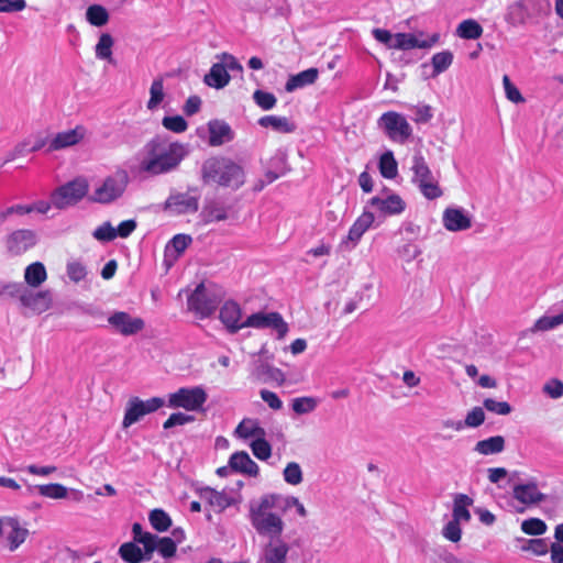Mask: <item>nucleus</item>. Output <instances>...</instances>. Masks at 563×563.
<instances>
[{"mask_svg": "<svg viewBox=\"0 0 563 563\" xmlns=\"http://www.w3.org/2000/svg\"><path fill=\"white\" fill-rule=\"evenodd\" d=\"M176 550L177 545L174 540L168 537H159L155 551H157L164 559L173 558Z\"/></svg>", "mask_w": 563, "mask_h": 563, "instance_id": "nucleus-59", "label": "nucleus"}, {"mask_svg": "<svg viewBox=\"0 0 563 563\" xmlns=\"http://www.w3.org/2000/svg\"><path fill=\"white\" fill-rule=\"evenodd\" d=\"M233 437L242 441H255L266 437V431L256 418H243L233 431Z\"/></svg>", "mask_w": 563, "mask_h": 563, "instance_id": "nucleus-25", "label": "nucleus"}, {"mask_svg": "<svg viewBox=\"0 0 563 563\" xmlns=\"http://www.w3.org/2000/svg\"><path fill=\"white\" fill-rule=\"evenodd\" d=\"M165 98L164 84L162 79H155L150 88V99L147 101V109L151 111L156 110Z\"/></svg>", "mask_w": 563, "mask_h": 563, "instance_id": "nucleus-45", "label": "nucleus"}, {"mask_svg": "<svg viewBox=\"0 0 563 563\" xmlns=\"http://www.w3.org/2000/svg\"><path fill=\"white\" fill-rule=\"evenodd\" d=\"M443 537L452 542H459L461 540L462 530L460 522L451 520L443 528Z\"/></svg>", "mask_w": 563, "mask_h": 563, "instance_id": "nucleus-62", "label": "nucleus"}, {"mask_svg": "<svg viewBox=\"0 0 563 563\" xmlns=\"http://www.w3.org/2000/svg\"><path fill=\"white\" fill-rule=\"evenodd\" d=\"M47 278L46 268L43 263L34 262L26 266L24 271V280L30 287L41 286Z\"/></svg>", "mask_w": 563, "mask_h": 563, "instance_id": "nucleus-32", "label": "nucleus"}, {"mask_svg": "<svg viewBox=\"0 0 563 563\" xmlns=\"http://www.w3.org/2000/svg\"><path fill=\"white\" fill-rule=\"evenodd\" d=\"M3 533L11 551L18 549L26 539L29 531L16 519L4 517Z\"/></svg>", "mask_w": 563, "mask_h": 563, "instance_id": "nucleus-26", "label": "nucleus"}, {"mask_svg": "<svg viewBox=\"0 0 563 563\" xmlns=\"http://www.w3.org/2000/svg\"><path fill=\"white\" fill-rule=\"evenodd\" d=\"M128 185V173L124 169H118L96 183L88 198L91 202L110 205L123 197Z\"/></svg>", "mask_w": 563, "mask_h": 563, "instance_id": "nucleus-5", "label": "nucleus"}, {"mask_svg": "<svg viewBox=\"0 0 563 563\" xmlns=\"http://www.w3.org/2000/svg\"><path fill=\"white\" fill-rule=\"evenodd\" d=\"M505 449V439L501 435L490 437L478 441L474 451L482 455H492L503 452Z\"/></svg>", "mask_w": 563, "mask_h": 563, "instance_id": "nucleus-34", "label": "nucleus"}, {"mask_svg": "<svg viewBox=\"0 0 563 563\" xmlns=\"http://www.w3.org/2000/svg\"><path fill=\"white\" fill-rule=\"evenodd\" d=\"M378 126L394 142L405 143L412 134V128L405 115L388 111L378 119Z\"/></svg>", "mask_w": 563, "mask_h": 563, "instance_id": "nucleus-14", "label": "nucleus"}, {"mask_svg": "<svg viewBox=\"0 0 563 563\" xmlns=\"http://www.w3.org/2000/svg\"><path fill=\"white\" fill-rule=\"evenodd\" d=\"M245 328L274 329L278 339H283L288 332V325L278 312H256L244 320Z\"/></svg>", "mask_w": 563, "mask_h": 563, "instance_id": "nucleus-15", "label": "nucleus"}, {"mask_svg": "<svg viewBox=\"0 0 563 563\" xmlns=\"http://www.w3.org/2000/svg\"><path fill=\"white\" fill-rule=\"evenodd\" d=\"M219 318L230 333H236L245 328L244 321L242 320V309L240 305L233 300H228L222 305Z\"/></svg>", "mask_w": 563, "mask_h": 563, "instance_id": "nucleus-21", "label": "nucleus"}, {"mask_svg": "<svg viewBox=\"0 0 563 563\" xmlns=\"http://www.w3.org/2000/svg\"><path fill=\"white\" fill-rule=\"evenodd\" d=\"M563 324V318L561 313L554 316H542L536 320L531 328L532 332H545L553 330Z\"/></svg>", "mask_w": 563, "mask_h": 563, "instance_id": "nucleus-41", "label": "nucleus"}, {"mask_svg": "<svg viewBox=\"0 0 563 563\" xmlns=\"http://www.w3.org/2000/svg\"><path fill=\"white\" fill-rule=\"evenodd\" d=\"M547 523L539 518L526 519L521 522V530L529 536H541L547 532Z\"/></svg>", "mask_w": 563, "mask_h": 563, "instance_id": "nucleus-51", "label": "nucleus"}, {"mask_svg": "<svg viewBox=\"0 0 563 563\" xmlns=\"http://www.w3.org/2000/svg\"><path fill=\"white\" fill-rule=\"evenodd\" d=\"M230 467L239 473L256 477L260 474L258 465L244 451L235 452L229 460Z\"/></svg>", "mask_w": 563, "mask_h": 563, "instance_id": "nucleus-28", "label": "nucleus"}, {"mask_svg": "<svg viewBox=\"0 0 563 563\" xmlns=\"http://www.w3.org/2000/svg\"><path fill=\"white\" fill-rule=\"evenodd\" d=\"M442 224L449 232H462L472 228L471 213L462 207H448L442 213Z\"/></svg>", "mask_w": 563, "mask_h": 563, "instance_id": "nucleus-19", "label": "nucleus"}, {"mask_svg": "<svg viewBox=\"0 0 563 563\" xmlns=\"http://www.w3.org/2000/svg\"><path fill=\"white\" fill-rule=\"evenodd\" d=\"M88 131L85 125L78 124L73 129L58 132L48 142V151H59L75 146L87 137Z\"/></svg>", "mask_w": 563, "mask_h": 563, "instance_id": "nucleus-20", "label": "nucleus"}, {"mask_svg": "<svg viewBox=\"0 0 563 563\" xmlns=\"http://www.w3.org/2000/svg\"><path fill=\"white\" fill-rule=\"evenodd\" d=\"M92 236L99 242L113 241L115 236V228L110 222H103L92 233Z\"/></svg>", "mask_w": 563, "mask_h": 563, "instance_id": "nucleus-58", "label": "nucleus"}, {"mask_svg": "<svg viewBox=\"0 0 563 563\" xmlns=\"http://www.w3.org/2000/svg\"><path fill=\"white\" fill-rule=\"evenodd\" d=\"M368 203L385 216H397L406 209V202L397 194H389L386 197L375 196Z\"/></svg>", "mask_w": 563, "mask_h": 563, "instance_id": "nucleus-24", "label": "nucleus"}, {"mask_svg": "<svg viewBox=\"0 0 563 563\" xmlns=\"http://www.w3.org/2000/svg\"><path fill=\"white\" fill-rule=\"evenodd\" d=\"M200 496L217 511H222L233 504V498L225 492H218L210 487L201 489Z\"/></svg>", "mask_w": 563, "mask_h": 563, "instance_id": "nucleus-29", "label": "nucleus"}, {"mask_svg": "<svg viewBox=\"0 0 563 563\" xmlns=\"http://www.w3.org/2000/svg\"><path fill=\"white\" fill-rule=\"evenodd\" d=\"M4 292L16 297L25 314L43 313L48 310L52 305L49 290L33 291L22 284H9L4 286Z\"/></svg>", "mask_w": 563, "mask_h": 563, "instance_id": "nucleus-6", "label": "nucleus"}, {"mask_svg": "<svg viewBox=\"0 0 563 563\" xmlns=\"http://www.w3.org/2000/svg\"><path fill=\"white\" fill-rule=\"evenodd\" d=\"M66 273L71 282L79 283L86 278L87 268L80 261L73 260L67 263Z\"/></svg>", "mask_w": 563, "mask_h": 563, "instance_id": "nucleus-52", "label": "nucleus"}, {"mask_svg": "<svg viewBox=\"0 0 563 563\" xmlns=\"http://www.w3.org/2000/svg\"><path fill=\"white\" fill-rule=\"evenodd\" d=\"M187 155V145L155 139L137 153V170L151 176L166 174L175 169Z\"/></svg>", "mask_w": 563, "mask_h": 563, "instance_id": "nucleus-1", "label": "nucleus"}, {"mask_svg": "<svg viewBox=\"0 0 563 563\" xmlns=\"http://www.w3.org/2000/svg\"><path fill=\"white\" fill-rule=\"evenodd\" d=\"M37 490L41 496L51 499H64L68 497V488L58 483L38 485Z\"/></svg>", "mask_w": 563, "mask_h": 563, "instance_id": "nucleus-42", "label": "nucleus"}, {"mask_svg": "<svg viewBox=\"0 0 563 563\" xmlns=\"http://www.w3.org/2000/svg\"><path fill=\"white\" fill-rule=\"evenodd\" d=\"M472 499L466 495H459L454 500L453 506V520L457 522H467L471 519L468 506Z\"/></svg>", "mask_w": 563, "mask_h": 563, "instance_id": "nucleus-39", "label": "nucleus"}, {"mask_svg": "<svg viewBox=\"0 0 563 563\" xmlns=\"http://www.w3.org/2000/svg\"><path fill=\"white\" fill-rule=\"evenodd\" d=\"M208 399V394L202 386L181 387L167 397V406L173 409L186 411H201Z\"/></svg>", "mask_w": 563, "mask_h": 563, "instance_id": "nucleus-9", "label": "nucleus"}, {"mask_svg": "<svg viewBox=\"0 0 563 563\" xmlns=\"http://www.w3.org/2000/svg\"><path fill=\"white\" fill-rule=\"evenodd\" d=\"M411 109L415 114L413 120L417 123H427L433 117L432 109L428 104L413 106Z\"/></svg>", "mask_w": 563, "mask_h": 563, "instance_id": "nucleus-64", "label": "nucleus"}, {"mask_svg": "<svg viewBox=\"0 0 563 563\" xmlns=\"http://www.w3.org/2000/svg\"><path fill=\"white\" fill-rule=\"evenodd\" d=\"M290 545L284 539H269L262 544L255 563H287Z\"/></svg>", "mask_w": 563, "mask_h": 563, "instance_id": "nucleus-18", "label": "nucleus"}, {"mask_svg": "<svg viewBox=\"0 0 563 563\" xmlns=\"http://www.w3.org/2000/svg\"><path fill=\"white\" fill-rule=\"evenodd\" d=\"M250 448L252 453L261 461H267L272 455V445L266 440V437H262L256 439L255 441H251Z\"/></svg>", "mask_w": 563, "mask_h": 563, "instance_id": "nucleus-48", "label": "nucleus"}, {"mask_svg": "<svg viewBox=\"0 0 563 563\" xmlns=\"http://www.w3.org/2000/svg\"><path fill=\"white\" fill-rule=\"evenodd\" d=\"M278 504L279 508L285 512L291 508L296 509V512L299 517L305 518L308 515V511L305 507V505L297 498L296 496L291 495H278Z\"/></svg>", "mask_w": 563, "mask_h": 563, "instance_id": "nucleus-44", "label": "nucleus"}, {"mask_svg": "<svg viewBox=\"0 0 563 563\" xmlns=\"http://www.w3.org/2000/svg\"><path fill=\"white\" fill-rule=\"evenodd\" d=\"M483 404L485 409L496 415L507 416L511 412V406L507 401H498L492 398H487Z\"/></svg>", "mask_w": 563, "mask_h": 563, "instance_id": "nucleus-60", "label": "nucleus"}, {"mask_svg": "<svg viewBox=\"0 0 563 563\" xmlns=\"http://www.w3.org/2000/svg\"><path fill=\"white\" fill-rule=\"evenodd\" d=\"M37 242L36 233L32 230L21 229L12 232L7 239V247L13 254H22L33 247Z\"/></svg>", "mask_w": 563, "mask_h": 563, "instance_id": "nucleus-22", "label": "nucleus"}, {"mask_svg": "<svg viewBox=\"0 0 563 563\" xmlns=\"http://www.w3.org/2000/svg\"><path fill=\"white\" fill-rule=\"evenodd\" d=\"M88 180L85 177H77L52 192V203L57 209H64L76 205L88 195Z\"/></svg>", "mask_w": 563, "mask_h": 563, "instance_id": "nucleus-10", "label": "nucleus"}, {"mask_svg": "<svg viewBox=\"0 0 563 563\" xmlns=\"http://www.w3.org/2000/svg\"><path fill=\"white\" fill-rule=\"evenodd\" d=\"M200 191L188 188L186 191H172L164 203V210L173 216L196 213L199 209Z\"/></svg>", "mask_w": 563, "mask_h": 563, "instance_id": "nucleus-11", "label": "nucleus"}, {"mask_svg": "<svg viewBox=\"0 0 563 563\" xmlns=\"http://www.w3.org/2000/svg\"><path fill=\"white\" fill-rule=\"evenodd\" d=\"M545 0H518L507 9L505 20L514 25H521L549 9Z\"/></svg>", "mask_w": 563, "mask_h": 563, "instance_id": "nucleus-12", "label": "nucleus"}, {"mask_svg": "<svg viewBox=\"0 0 563 563\" xmlns=\"http://www.w3.org/2000/svg\"><path fill=\"white\" fill-rule=\"evenodd\" d=\"M209 144L211 146H220L233 140V131L231 126L222 120H211L208 123Z\"/></svg>", "mask_w": 563, "mask_h": 563, "instance_id": "nucleus-27", "label": "nucleus"}, {"mask_svg": "<svg viewBox=\"0 0 563 563\" xmlns=\"http://www.w3.org/2000/svg\"><path fill=\"white\" fill-rule=\"evenodd\" d=\"M162 125L174 133H183L188 128L187 121L180 115L164 117Z\"/></svg>", "mask_w": 563, "mask_h": 563, "instance_id": "nucleus-54", "label": "nucleus"}, {"mask_svg": "<svg viewBox=\"0 0 563 563\" xmlns=\"http://www.w3.org/2000/svg\"><path fill=\"white\" fill-rule=\"evenodd\" d=\"M109 325L124 336L140 333L145 328V321L140 317H133L125 311H115L108 317Z\"/></svg>", "mask_w": 563, "mask_h": 563, "instance_id": "nucleus-16", "label": "nucleus"}, {"mask_svg": "<svg viewBox=\"0 0 563 563\" xmlns=\"http://www.w3.org/2000/svg\"><path fill=\"white\" fill-rule=\"evenodd\" d=\"M512 495L518 503L523 505V507L517 509L518 512H522L526 506L539 504L545 498L536 483L516 485Z\"/></svg>", "mask_w": 563, "mask_h": 563, "instance_id": "nucleus-23", "label": "nucleus"}, {"mask_svg": "<svg viewBox=\"0 0 563 563\" xmlns=\"http://www.w3.org/2000/svg\"><path fill=\"white\" fill-rule=\"evenodd\" d=\"M192 239L187 234H177L175 235L166 246V253H175V256L178 257L191 243Z\"/></svg>", "mask_w": 563, "mask_h": 563, "instance_id": "nucleus-50", "label": "nucleus"}, {"mask_svg": "<svg viewBox=\"0 0 563 563\" xmlns=\"http://www.w3.org/2000/svg\"><path fill=\"white\" fill-rule=\"evenodd\" d=\"M255 103L263 110L267 111L276 106L277 99L272 92L256 90L253 93Z\"/></svg>", "mask_w": 563, "mask_h": 563, "instance_id": "nucleus-55", "label": "nucleus"}, {"mask_svg": "<svg viewBox=\"0 0 563 563\" xmlns=\"http://www.w3.org/2000/svg\"><path fill=\"white\" fill-rule=\"evenodd\" d=\"M86 20L89 24L101 27L109 22V13L101 4H91L86 10Z\"/></svg>", "mask_w": 563, "mask_h": 563, "instance_id": "nucleus-38", "label": "nucleus"}, {"mask_svg": "<svg viewBox=\"0 0 563 563\" xmlns=\"http://www.w3.org/2000/svg\"><path fill=\"white\" fill-rule=\"evenodd\" d=\"M230 78V75L225 71V66L219 62L214 63L210 71L205 76V82L209 87L221 89L229 84Z\"/></svg>", "mask_w": 563, "mask_h": 563, "instance_id": "nucleus-31", "label": "nucleus"}, {"mask_svg": "<svg viewBox=\"0 0 563 563\" xmlns=\"http://www.w3.org/2000/svg\"><path fill=\"white\" fill-rule=\"evenodd\" d=\"M148 520L153 529L158 532H164L172 526V519L169 515L163 509H154L148 515Z\"/></svg>", "mask_w": 563, "mask_h": 563, "instance_id": "nucleus-43", "label": "nucleus"}, {"mask_svg": "<svg viewBox=\"0 0 563 563\" xmlns=\"http://www.w3.org/2000/svg\"><path fill=\"white\" fill-rule=\"evenodd\" d=\"M378 169L380 175L386 179H394L398 175V163L391 151H386L380 155Z\"/></svg>", "mask_w": 563, "mask_h": 563, "instance_id": "nucleus-37", "label": "nucleus"}, {"mask_svg": "<svg viewBox=\"0 0 563 563\" xmlns=\"http://www.w3.org/2000/svg\"><path fill=\"white\" fill-rule=\"evenodd\" d=\"M279 508L278 494L263 495L258 500L250 503L249 520L261 537L282 539L285 531V521L282 515L274 511Z\"/></svg>", "mask_w": 563, "mask_h": 563, "instance_id": "nucleus-2", "label": "nucleus"}, {"mask_svg": "<svg viewBox=\"0 0 563 563\" xmlns=\"http://www.w3.org/2000/svg\"><path fill=\"white\" fill-rule=\"evenodd\" d=\"M201 217L205 223H211L216 221H223L227 219L228 216L224 207L216 202H212L203 208Z\"/></svg>", "mask_w": 563, "mask_h": 563, "instance_id": "nucleus-46", "label": "nucleus"}, {"mask_svg": "<svg viewBox=\"0 0 563 563\" xmlns=\"http://www.w3.org/2000/svg\"><path fill=\"white\" fill-rule=\"evenodd\" d=\"M372 34L377 42L386 45L387 48L398 51L429 49L440 41L439 33L428 35L423 31L393 34L385 29H374Z\"/></svg>", "mask_w": 563, "mask_h": 563, "instance_id": "nucleus-4", "label": "nucleus"}, {"mask_svg": "<svg viewBox=\"0 0 563 563\" xmlns=\"http://www.w3.org/2000/svg\"><path fill=\"white\" fill-rule=\"evenodd\" d=\"M258 124L262 128H269L276 132L280 133H291L295 131V124L291 123L285 117L278 115H265L258 120Z\"/></svg>", "mask_w": 563, "mask_h": 563, "instance_id": "nucleus-33", "label": "nucleus"}, {"mask_svg": "<svg viewBox=\"0 0 563 563\" xmlns=\"http://www.w3.org/2000/svg\"><path fill=\"white\" fill-rule=\"evenodd\" d=\"M485 421V412L481 407H474L470 410L462 423H465V428H477Z\"/></svg>", "mask_w": 563, "mask_h": 563, "instance_id": "nucleus-56", "label": "nucleus"}, {"mask_svg": "<svg viewBox=\"0 0 563 563\" xmlns=\"http://www.w3.org/2000/svg\"><path fill=\"white\" fill-rule=\"evenodd\" d=\"M113 43V38L110 34H101L95 48L96 57L101 60L111 62Z\"/></svg>", "mask_w": 563, "mask_h": 563, "instance_id": "nucleus-40", "label": "nucleus"}, {"mask_svg": "<svg viewBox=\"0 0 563 563\" xmlns=\"http://www.w3.org/2000/svg\"><path fill=\"white\" fill-rule=\"evenodd\" d=\"M503 86L505 89L506 98L514 103H522L525 102V98L522 97L519 89L511 82L510 78L505 75L503 77Z\"/></svg>", "mask_w": 563, "mask_h": 563, "instance_id": "nucleus-57", "label": "nucleus"}, {"mask_svg": "<svg viewBox=\"0 0 563 563\" xmlns=\"http://www.w3.org/2000/svg\"><path fill=\"white\" fill-rule=\"evenodd\" d=\"M412 183L419 188L422 196L428 200H434L443 195L438 178L431 172L421 153H416L411 164Z\"/></svg>", "mask_w": 563, "mask_h": 563, "instance_id": "nucleus-7", "label": "nucleus"}, {"mask_svg": "<svg viewBox=\"0 0 563 563\" xmlns=\"http://www.w3.org/2000/svg\"><path fill=\"white\" fill-rule=\"evenodd\" d=\"M374 220V213L364 210L351 225L347 235L340 242V247L344 251L355 249L364 233L373 225Z\"/></svg>", "mask_w": 563, "mask_h": 563, "instance_id": "nucleus-17", "label": "nucleus"}, {"mask_svg": "<svg viewBox=\"0 0 563 563\" xmlns=\"http://www.w3.org/2000/svg\"><path fill=\"white\" fill-rule=\"evenodd\" d=\"M318 406L317 399L312 397H298L291 402L292 410L298 415H305L313 411Z\"/></svg>", "mask_w": 563, "mask_h": 563, "instance_id": "nucleus-53", "label": "nucleus"}, {"mask_svg": "<svg viewBox=\"0 0 563 563\" xmlns=\"http://www.w3.org/2000/svg\"><path fill=\"white\" fill-rule=\"evenodd\" d=\"M25 8V0H0V13H16Z\"/></svg>", "mask_w": 563, "mask_h": 563, "instance_id": "nucleus-63", "label": "nucleus"}, {"mask_svg": "<svg viewBox=\"0 0 563 563\" xmlns=\"http://www.w3.org/2000/svg\"><path fill=\"white\" fill-rule=\"evenodd\" d=\"M482 34V25L473 19L462 21L456 27V35L464 40H477Z\"/></svg>", "mask_w": 563, "mask_h": 563, "instance_id": "nucleus-36", "label": "nucleus"}, {"mask_svg": "<svg viewBox=\"0 0 563 563\" xmlns=\"http://www.w3.org/2000/svg\"><path fill=\"white\" fill-rule=\"evenodd\" d=\"M433 75L437 76L445 71L453 62V54L450 51H443L432 56Z\"/></svg>", "mask_w": 563, "mask_h": 563, "instance_id": "nucleus-49", "label": "nucleus"}, {"mask_svg": "<svg viewBox=\"0 0 563 563\" xmlns=\"http://www.w3.org/2000/svg\"><path fill=\"white\" fill-rule=\"evenodd\" d=\"M164 405L165 401L161 397H152L146 400H142L139 397H131L125 406L124 417L122 420V428H130L132 424L139 422L146 415H150L161 409Z\"/></svg>", "mask_w": 563, "mask_h": 563, "instance_id": "nucleus-13", "label": "nucleus"}, {"mask_svg": "<svg viewBox=\"0 0 563 563\" xmlns=\"http://www.w3.org/2000/svg\"><path fill=\"white\" fill-rule=\"evenodd\" d=\"M221 299L220 291L207 287L205 284H199L188 297L187 306L190 311L205 319L216 312Z\"/></svg>", "mask_w": 563, "mask_h": 563, "instance_id": "nucleus-8", "label": "nucleus"}, {"mask_svg": "<svg viewBox=\"0 0 563 563\" xmlns=\"http://www.w3.org/2000/svg\"><path fill=\"white\" fill-rule=\"evenodd\" d=\"M194 421V417L184 412H174L163 423L164 429H170L176 426H184Z\"/></svg>", "mask_w": 563, "mask_h": 563, "instance_id": "nucleus-61", "label": "nucleus"}, {"mask_svg": "<svg viewBox=\"0 0 563 563\" xmlns=\"http://www.w3.org/2000/svg\"><path fill=\"white\" fill-rule=\"evenodd\" d=\"M121 559L126 563H141L150 560L139 545L133 542H125L119 548Z\"/></svg>", "mask_w": 563, "mask_h": 563, "instance_id": "nucleus-35", "label": "nucleus"}, {"mask_svg": "<svg viewBox=\"0 0 563 563\" xmlns=\"http://www.w3.org/2000/svg\"><path fill=\"white\" fill-rule=\"evenodd\" d=\"M283 477L284 481L291 486L301 484L303 474L300 465L297 462H289L284 468Z\"/></svg>", "mask_w": 563, "mask_h": 563, "instance_id": "nucleus-47", "label": "nucleus"}, {"mask_svg": "<svg viewBox=\"0 0 563 563\" xmlns=\"http://www.w3.org/2000/svg\"><path fill=\"white\" fill-rule=\"evenodd\" d=\"M202 181L208 185L239 189L245 183L243 167L229 157H211L201 168Z\"/></svg>", "mask_w": 563, "mask_h": 563, "instance_id": "nucleus-3", "label": "nucleus"}, {"mask_svg": "<svg viewBox=\"0 0 563 563\" xmlns=\"http://www.w3.org/2000/svg\"><path fill=\"white\" fill-rule=\"evenodd\" d=\"M318 76L319 71L317 68L306 69L303 71L290 76L285 85V89L287 92H292L297 89L312 85L318 79Z\"/></svg>", "mask_w": 563, "mask_h": 563, "instance_id": "nucleus-30", "label": "nucleus"}]
</instances>
